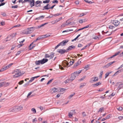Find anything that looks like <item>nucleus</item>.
I'll use <instances>...</instances> for the list:
<instances>
[{
  "mask_svg": "<svg viewBox=\"0 0 123 123\" xmlns=\"http://www.w3.org/2000/svg\"><path fill=\"white\" fill-rule=\"evenodd\" d=\"M12 74H14L13 76L14 78L18 77L21 75L20 71L18 69L15 70L13 72Z\"/></svg>",
  "mask_w": 123,
  "mask_h": 123,
  "instance_id": "f257e3e1",
  "label": "nucleus"
},
{
  "mask_svg": "<svg viewBox=\"0 0 123 123\" xmlns=\"http://www.w3.org/2000/svg\"><path fill=\"white\" fill-rule=\"evenodd\" d=\"M48 61V60L47 59L43 58L40 60H39L36 61L35 63L37 65H39L40 64H42L47 62Z\"/></svg>",
  "mask_w": 123,
  "mask_h": 123,
  "instance_id": "f03ea898",
  "label": "nucleus"
},
{
  "mask_svg": "<svg viewBox=\"0 0 123 123\" xmlns=\"http://www.w3.org/2000/svg\"><path fill=\"white\" fill-rule=\"evenodd\" d=\"M69 41L67 40H65L58 44L55 47V49H57L59 46H63L66 44Z\"/></svg>",
  "mask_w": 123,
  "mask_h": 123,
  "instance_id": "7ed1b4c3",
  "label": "nucleus"
},
{
  "mask_svg": "<svg viewBox=\"0 0 123 123\" xmlns=\"http://www.w3.org/2000/svg\"><path fill=\"white\" fill-rule=\"evenodd\" d=\"M35 27H31L29 28H28L27 30L25 31V33L26 34H28L29 33H31L34 31V29H35Z\"/></svg>",
  "mask_w": 123,
  "mask_h": 123,
  "instance_id": "20e7f679",
  "label": "nucleus"
},
{
  "mask_svg": "<svg viewBox=\"0 0 123 123\" xmlns=\"http://www.w3.org/2000/svg\"><path fill=\"white\" fill-rule=\"evenodd\" d=\"M57 52L59 53L62 54H64L65 53H67L68 52L67 50H65L64 49H58L57 50Z\"/></svg>",
  "mask_w": 123,
  "mask_h": 123,
  "instance_id": "39448f33",
  "label": "nucleus"
},
{
  "mask_svg": "<svg viewBox=\"0 0 123 123\" xmlns=\"http://www.w3.org/2000/svg\"><path fill=\"white\" fill-rule=\"evenodd\" d=\"M111 22L116 27L120 23L119 21L116 20H112Z\"/></svg>",
  "mask_w": 123,
  "mask_h": 123,
  "instance_id": "423d86ee",
  "label": "nucleus"
},
{
  "mask_svg": "<svg viewBox=\"0 0 123 123\" xmlns=\"http://www.w3.org/2000/svg\"><path fill=\"white\" fill-rule=\"evenodd\" d=\"M15 110L16 111H20L23 109V107L21 105H20L18 106L15 107Z\"/></svg>",
  "mask_w": 123,
  "mask_h": 123,
  "instance_id": "0eeeda50",
  "label": "nucleus"
},
{
  "mask_svg": "<svg viewBox=\"0 0 123 123\" xmlns=\"http://www.w3.org/2000/svg\"><path fill=\"white\" fill-rule=\"evenodd\" d=\"M75 110H72L68 113V116L70 118H71L72 117L73 114L75 113Z\"/></svg>",
  "mask_w": 123,
  "mask_h": 123,
  "instance_id": "6e6552de",
  "label": "nucleus"
},
{
  "mask_svg": "<svg viewBox=\"0 0 123 123\" xmlns=\"http://www.w3.org/2000/svg\"><path fill=\"white\" fill-rule=\"evenodd\" d=\"M115 62V61H114L112 62H110L105 66H103V68H108L109 66H110L111 64Z\"/></svg>",
  "mask_w": 123,
  "mask_h": 123,
  "instance_id": "1a4fd4ad",
  "label": "nucleus"
},
{
  "mask_svg": "<svg viewBox=\"0 0 123 123\" xmlns=\"http://www.w3.org/2000/svg\"><path fill=\"white\" fill-rule=\"evenodd\" d=\"M59 90L57 88H54L51 89L50 90V92L51 93H54L57 92Z\"/></svg>",
  "mask_w": 123,
  "mask_h": 123,
  "instance_id": "9d476101",
  "label": "nucleus"
},
{
  "mask_svg": "<svg viewBox=\"0 0 123 123\" xmlns=\"http://www.w3.org/2000/svg\"><path fill=\"white\" fill-rule=\"evenodd\" d=\"M16 34V33H13L12 34L10 35H8L7 37L6 38L8 39L9 37H11V38H13L14 37H15V36Z\"/></svg>",
  "mask_w": 123,
  "mask_h": 123,
  "instance_id": "9b49d317",
  "label": "nucleus"
},
{
  "mask_svg": "<svg viewBox=\"0 0 123 123\" xmlns=\"http://www.w3.org/2000/svg\"><path fill=\"white\" fill-rule=\"evenodd\" d=\"M75 76H74V74L73 73L71 75V76L70 78H69L70 80L71 81H72L75 78Z\"/></svg>",
  "mask_w": 123,
  "mask_h": 123,
  "instance_id": "f8f14e48",
  "label": "nucleus"
},
{
  "mask_svg": "<svg viewBox=\"0 0 123 123\" xmlns=\"http://www.w3.org/2000/svg\"><path fill=\"white\" fill-rule=\"evenodd\" d=\"M81 71H77L74 72L73 74L75 77L78 75L81 72Z\"/></svg>",
  "mask_w": 123,
  "mask_h": 123,
  "instance_id": "ddd939ff",
  "label": "nucleus"
},
{
  "mask_svg": "<svg viewBox=\"0 0 123 123\" xmlns=\"http://www.w3.org/2000/svg\"><path fill=\"white\" fill-rule=\"evenodd\" d=\"M30 3V4L31 7H32L35 5V1L34 0H31V1L29 2Z\"/></svg>",
  "mask_w": 123,
  "mask_h": 123,
  "instance_id": "4468645a",
  "label": "nucleus"
},
{
  "mask_svg": "<svg viewBox=\"0 0 123 123\" xmlns=\"http://www.w3.org/2000/svg\"><path fill=\"white\" fill-rule=\"evenodd\" d=\"M75 48V46L72 45L69 46L67 49V50L68 51V50H71L72 49H74Z\"/></svg>",
  "mask_w": 123,
  "mask_h": 123,
  "instance_id": "2eb2a0df",
  "label": "nucleus"
},
{
  "mask_svg": "<svg viewBox=\"0 0 123 123\" xmlns=\"http://www.w3.org/2000/svg\"><path fill=\"white\" fill-rule=\"evenodd\" d=\"M81 63V61L79 60L74 65V68H76L77 66L79 65Z\"/></svg>",
  "mask_w": 123,
  "mask_h": 123,
  "instance_id": "dca6fc26",
  "label": "nucleus"
},
{
  "mask_svg": "<svg viewBox=\"0 0 123 123\" xmlns=\"http://www.w3.org/2000/svg\"><path fill=\"white\" fill-rule=\"evenodd\" d=\"M15 107L12 108L10 109L9 110V112H13L16 111L15 110Z\"/></svg>",
  "mask_w": 123,
  "mask_h": 123,
  "instance_id": "f3484780",
  "label": "nucleus"
},
{
  "mask_svg": "<svg viewBox=\"0 0 123 123\" xmlns=\"http://www.w3.org/2000/svg\"><path fill=\"white\" fill-rule=\"evenodd\" d=\"M87 19H82L80 20L79 21V22L80 23H82L83 22H87Z\"/></svg>",
  "mask_w": 123,
  "mask_h": 123,
  "instance_id": "a211bd4d",
  "label": "nucleus"
},
{
  "mask_svg": "<svg viewBox=\"0 0 123 123\" xmlns=\"http://www.w3.org/2000/svg\"><path fill=\"white\" fill-rule=\"evenodd\" d=\"M9 68V67L8 66H7L5 67L4 68H2L1 69L0 71H2L8 68Z\"/></svg>",
  "mask_w": 123,
  "mask_h": 123,
  "instance_id": "6ab92c4d",
  "label": "nucleus"
},
{
  "mask_svg": "<svg viewBox=\"0 0 123 123\" xmlns=\"http://www.w3.org/2000/svg\"><path fill=\"white\" fill-rule=\"evenodd\" d=\"M47 24H48V23H45L44 24H42L41 25H40L39 26H37V27L36 28H40L41 27H43V26H44V25H46Z\"/></svg>",
  "mask_w": 123,
  "mask_h": 123,
  "instance_id": "aec40b11",
  "label": "nucleus"
},
{
  "mask_svg": "<svg viewBox=\"0 0 123 123\" xmlns=\"http://www.w3.org/2000/svg\"><path fill=\"white\" fill-rule=\"evenodd\" d=\"M3 83H4L3 84L4 86H9L10 84V83L9 82H3Z\"/></svg>",
  "mask_w": 123,
  "mask_h": 123,
  "instance_id": "412c9836",
  "label": "nucleus"
},
{
  "mask_svg": "<svg viewBox=\"0 0 123 123\" xmlns=\"http://www.w3.org/2000/svg\"><path fill=\"white\" fill-rule=\"evenodd\" d=\"M87 13V12H85L84 13H82L80 14L79 17H81L84 16Z\"/></svg>",
  "mask_w": 123,
  "mask_h": 123,
  "instance_id": "4be33fe9",
  "label": "nucleus"
},
{
  "mask_svg": "<svg viewBox=\"0 0 123 123\" xmlns=\"http://www.w3.org/2000/svg\"><path fill=\"white\" fill-rule=\"evenodd\" d=\"M44 16H40L38 18H37L36 19V20H39L40 19H42V18H44Z\"/></svg>",
  "mask_w": 123,
  "mask_h": 123,
  "instance_id": "5701e85b",
  "label": "nucleus"
},
{
  "mask_svg": "<svg viewBox=\"0 0 123 123\" xmlns=\"http://www.w3.org/2000/svg\"><path fill=\"white\" fill-rule=\"evenodd\" d=\"M54 53L52 52L51 54L49 55L50 59H52L54 56Z\"/></svg>",
  "mask_w": 123,
  "mask_h": 123,
  "instance_id": "b1692460",
  "label": "nucleus"
},
{
  "mask_svg": "<svg viewBox=\"0 0 123 123\" xmlns=\"http://www.w3.org/2000/svg\"><path fill=\"white\" fill-rule=\"evenodd\" d=\"M86 85V83H82L80 84V88H81L83 87L84 86H85Z\"/></svg>",
  "mask_w": 123,
  "mask_h": 123,
  "instance_id": "393cba45",
  "label": "nucleus"
},
{
  "mask_svg": "<svg viewBox=\"0 0 123 123\" xmlns=\"http://www.w3.org/2000/svg\"><path fill=\"white\" fill-rule=\"evenodd\" d=\"M123 87V84H120L118 87V88L119 89V90L121 88H122Z\"/></svg>",
  "mask_w": 123,
  "mask_h": 123,
  "instance_id": "a878e982",
  "label": "nucleus"
},
{
  "mask_svg": "<svg viewBox=\"0 0 123 123\" xmlns=\"http://www.w3.org/2000/svg\"><path fill=\"white\" fill-rule=\"evenodd\" d=\"M104 108L103 107H101V108H100L98 112H102V111H104Z\"/></svg>",
  "mask_w": 123,
  "mask_h": 123,
  "instance_id": "bb28decb",
  "label": "nucleus"
},
{
  "mask_svg": "<svg viewBox=\"0 0 123 123\" xmlns=\"http://www.w3.org/2000/svg\"><path fill=\"white\" fill-rule=\"evenodd\" d=\"M43 10H48L49 9V7H47L46 5L45 6H44L43 7Z\"/></svg>",
  "mask_w": 123,
  "mask_h": 123,
  "instance_id": "cd10ccee",
  "label": "nucleus"
},
{
  "mask_svg": "<svg viewBox=\"0 0 123 123\" xmlns=\"http://www.w3.org/2000/svg\"><path fill=\"white\" fill-rule=\"evenodd\" d=\"M70 80V79H67V80H66L64 82L66 84H67L68 83H70V82H71Z\"/></svg>",
  "mask_w": 123,
  "mask_h": 123,
  "instance_id": "c85d7f7f",
  "label": "nucleus"
},
{
  "mask_svg": "<svg viewBox=\"0 0 123 123\" xmlns=\"http://www.w3.org/2000/svg\"><path fill=\"white\" fill-rule=\"evenodd\" d=\"M111 73V72H109L107 73L105 75V78H106Z\"/></svg>",
  "mask_w": 123,
  "mask_h": 123,
  "instance_id": "c756f323",
  "label": "nucleus"
},
{
  "mask_svg": "<svg viewBox=\"0 0 123 123\" xmlns=\"http://www.w3.org/2000/svg\"><path fill=\"white\" fill-rule=\"evenodd\" d=\"M89 66V65H86L84 67V69H86V70H87L88 69V67Z\"/></svg>",
  "mask_w": 123,
  "mask_h": 123,
  "instance_id": "7c9ffc66",
  "label": "nucleus"
},
{
  "mask_svg": "<svg viewBox=\"0 0 123 123\" xmlns=\"http://www.w3.org/2000/svg\"><path fill=\"white\" fill-rule=\"evenodd\" d=\"M92 26L91 25V24H89L86 26L84 27V28L85 29L87 28H91Z\"/></svg>",
  "mask_w": 123,
  "mask_h": 123,
  "instance_id": "2f4dec72",
  "label": "nucleus"
},
{
  "mask_svg": "<svg viewBox=\"0 0 123 123\" xmlns=\"http://www.w3.org/2000/svg\"><path fill=\"white\" fill-rule=\"evenodd\" d=\"M58 22L57 19L54 20V21H53L52 22V23H52V24H54L55 23H57V22Z\"/></svg>",
  "mask_w": 123,
  "mask_h": 123,
  "instance_id": "473e14b6",
  "label": "nucleus"
},
{
  "mask_svg": "<svg viewBox=\"0 0 123 123\" xmlns=\"http://www.w3.org/2000/svg\"><path fill=\"white\" fill-rule=\"evenodd\" d=\"M100 84H101V83L100 82H98V83H97L96 84H94L93 85L94 86H98Z\"/></svg>",
  "mask_w": 123,
  "mask_h": 123,
  "instance_id": "72a5a7b5",
  "label": "nucleus"
},
{
  "mask_svg": "<svg viewBox=\"0 0 123 123\" xmlns=\"http://www.w3.org/2000/svg\"><path fill=\"white\" fill-rule=\"evenodd\" d=\"M50 1L49 0H46L43 1V3H49Z\"/></svg>",
  "mask_w": 123,
  "mask_h": 123,
  "instance_id": "f704fd0d",
  "label": "nucleus"
},
{
  "mask_svg": "<svg viewBox=\"0 0 123 123\" xmlns=\"http://www.w3.org/2000/svg\"><path fill=\"white\" fill-rule=\"evenodd\" d=\"M34 113H35L36 112V109L34 108H32L31 110Z\"/></svg>",
  "mask_w": 123,
  "mask_h": 123,
  "instance_id": "c9c22d12",
  "label": "nucleus"
},
{
  "mask_svg": "<svg viewBox=\"0 0 123 123\" xmlns=\"http://www.w3.org/2000/svg\"><path fill=\"white\" fill-rule=\"evenodd\" d=\"M32 92H29L27 96V97L28 98H30V97H29V96L30 95H31V94L32 93Z\"/></svg>",
  "mask_w": 123,
  "mask_h": 123,
  "instance_id": "e433bc0d",
  "label": "nucleus"
},
{
  "mask_svg": "<svg viewBox=\"0 0 123 123\" xmlns=\"http://www.w3.org/2000/svg\"><path fill=\"white\" fill-rule=\"evenodd\" d=\"M31 1V0H24L22 2V3H25L26 2H29Z\"/></svg>",
  "mask_w": 123,
  "mask_h": 123,
  "instance_id": "4c0bfd02",
  "label": "nucleus"
},
{
  "mask_svg": "<svg viewBox=\"0 0 123 123\" xmlns=\"http://www.w3.org/2000/svg\"><path fill=\"white\" fill-rule=\"evenodd\" d=\"M34 78L33 77H32L31 78V79L29 80V81L28 82V83H29L30 82H32L33 80H34Z\"/></svg>",
  "mask_w": 123,
  "mask_h": 123,
  "instance_id": "58836bf2",
  "label": "nucleus"
},
{
  "mask_svg": "<svg viewBox=\"0 0 123 123\" xmlns=\"http://www.w3.org/2000/svg\"><path fill=\"white\" fill-rule=\"evenodd\" d=\"M98 80V78L96 77H95L94 78V79L92 80L93 82H95L97 81Z\"/></svg>",
  "mask_w": 123,
  "mask_h": 123,
  "instance_id": "ea45409f",
  "label": "nucleus"
},
{
  "mask_svg": "<svg viewBox=\"0 0 123 123\" xmlns=\"http://www.w3.org/2000/svg\"><path fill=\"white\" fill-rule=\"evenodd\" d=\"M53 80V79H52L48 81V83H47V85L51 83L52 80Z\"/></svg>",
  "mask_w": 123,
  "mask_h": 123,
  "instance_id": "a19ab883",
  "label": "nucleus"
},
{
  "mask_svg": "<svg viewBox=\"0 0 123 123\" xmlns=\"http://www.w3.org/2000/svg\"><path fill=\"white\" fill-rule=\"evenodd\" d=\"M86 2L88 3H92V2L91 1H89L88 0H84Z\"/></svg>",
  "mask_w": 123,
  "mask_h": 123,
  "instance_id": "79ce46f5",
  "label": "nucleus"
},
{
  "mask_svg": "<svg viewBox=\"0 0 123 123\" xmlns=\"http://www.w3.org/2000/svg\"><path fill=\"white\" fill-rule=\"evenodd\" d=\"M4 83H3V82L0 83V87L4 86L3 85Z\"/></svg>",
  "mask_w": 123,
  "mask_h": 123,
  "instance_id": "37998d69",
  "label": "nucleus"
},
{
  "mask_svg": "<svg viewBox=\"0 0 123 123\" xmlns=\"http://www.w3.org/2000/svg\"><path fill=\"white\" fill-rule=\"evenodd\" d=\"M86 77V76H83L79 80L80 81H81L82 80H84L85 78Z\"/></svg>",
  "mask_w": 123,
  "mask_h": 123,
  "instance_id": "c03bdc74",
  "label": "nucleus"
},
{
  "mask_svg": "<svg viewBox=\"0 0 123 123\" xmlns=\"http://www.w3.org/2000/svg\"><path fill=\"white\" fill-rule=\"evenodd\" d=\"M45 58L49 57V55L48 54H46L45 55Z\"/></svg>",
  "mask_w": 123,
  "mask_h": 123,
  "instance_id": "a18cd8bd",
  "label": "nucleus"
},
{
  "mask_svg": "<svg viewBox=\"0 0 123 123\" xmlns=\"http://www.w3.org/2000/svg\"><path fill=\"white\" fill-rule=\"evenodd\" d=\"M70 23H66V24H63L61 25L62 26H63V27L65 26L66 25H68Z\"/></svg>",
  "mask_w": 123,
  "mask_h": 123,
  "instance_id": "49530a36",
  "label": "nucleus"
},
{
  "mask_svg": "<svg viewBox=\"0 0 123 123\" xmlns=\"http://www.w3.org/2000/svg\"><path fill=\"white\" fill-rule=\"evenodd\" d=\"M24 81L23 80H22L19 82L18 83L19 85H21L23 84L24 83Z\"/></svg>",
  "mask_w": 123,
  "mask_h": 123,
  "instance_id": "de8ad7c7",
  "label": "nucleus"
},
{
  "mask_svg": "<svg viewBox=\"0 0 123 123\" xmlns=\"http://www.w3.org/2000/svg\"><path fill=\"white\" fill-rule=\"evenodd\" d=\"M111 116V115L110 114L108 115V116L106 117V119H107L110 118Z\"/></svg>",
  "mask_w": 123,
  "mask_h": 123,
  "instance_id": "09e8293b",
  "label": "nucleus"
},
{
  "mask_svg": "<svg viewBox=\"0 0 123 123\" xmlns=\"http://www.w3.org/2000/svg\"><path fill=\"white\" fill-rule=\"evenodd\" d=\"M64 62L66 64V65L68 66V65L69 63L67 62V61L66 60H64Z\"/></svg>",
  "mask_w": 123,
  "mask_h": 123,
  "instance_id": "8fccbe9b",
  "label": "nucleus"
},
{
  "mask_svg": "<svg viewBox=\"0 0 123 123\" xmlns=\"http://www.w3.org/2000/svg\"><path fill=\"white\" fill-rule=\"evenodd\" d=\"M123 71V69H122L120 70L117 71L116 72V73L118 74L119 73H120Z\"/></svg>",
  "mask_w": 123,
  "mask_h": 123,
  "instance_id": "3c124183",
  "label": "nucleus"
},
{
  "mask_svg": "<svg viewBox=\"0 0 123 123\" xmlns=\"http://www.w3.org/2000/svg\"><path fill=\"white\" fill-rule=\"evenodd\" d=\"M59 89H60V91L62 92L66 90V89L63 88H59Z\"/></svg>",
  "mask_w": 123,
  "mask_h": 123,
  "instance_id": "603ef678",
  "label": "nucleus"
},
{
  "mask_svg": "<svg viewBox=\"0 0 123 123\" xmlns=\"http://www.w3.org/2000/svg\"><path fill=\"white\" fill-rule=\"evenodd\" d=\"M18 5H16L14 6H12V8H17L18 7Z\"/></svg>",
  "mask_w": 123,
  "mask_h": 123,
  "instance_id": "864d4df0",
  "label": "nucleus"
},
{
  "mask_svg": "<svg viewBox=\"0 0 123 123\" xmlns=\"http://www.w3.org/2000/svg\"><path fill=\"white\" fill-rule=\"evenodd\" d=\"M44 35V38H46L48 37H49V36H50V35H49L48 34H46L45 35Z\"/></svg>",
  "mask_w": 123,
  "mask_h": 123,
  "instance_id": "5fc2aeb1",
  "label": "nucleus"
},
{
  "mask_svg": "<svg viewBox=\"0 0 123 123\" xmlns=\"http://www.w3.org/2000/svg\"><path fill=\"white\" fill-rule=\"evenodd\" d=\"M75 94V93H74L73 94H71L70 95L69 97V98H71Z\"/></svg>",
  "mask_w": 123,
  "mask_h": 123,
  "instance_id": "6e6d98bb",
  "label": "nucleus"
},
{
  "mask_svg": "<svg viewBox=\"0 0 123 123\" xmlns=\"http://www.w3.org/2000/svg\"><path fill=\"white\" fill-rule=\"evenodd\" d=\"M37 121V119L36 118H35L32 120V122L33 123H35V122Z\"/></svg>",
  "mask_w": 123,
  "mask_h": 123,
  "instance_id": "4d7b16f0",
  "label": "nucleus"
},
{
  "mask_svg": "<svg viewBox=\"0 0 123 123\" xmlns=\"http://www.w3.org/2000/svg\"><path fill=\"white\" fill-rule=\"evenodd\" d=\"M120 53V51H118L116 53H115V55H114L115 56H116L118 55Z\"/></svg>",
  "mask_w": 123,
  "mask_h": 123,
  "instance_id": "13d9d810",
  "label": "nucleus"
},
{
  "mask_svg": "<svg viewBox=\"0 0 123 123\" xmlns=\"http://www.w3.org/2000/svg\"><path fill=\"white\" fill-rule=\"evenodd\" d=\"M88 47V45H86L81 50L82 51L84 49H85L87 47Z\"/></svg>",
  "mask_w": 123,
  "mask_h": 123,
  "instance_id": "bf43d9fd",
  "label": "nucleus"
},
{
  "mask_svg": "<svg viewBox=\"0 0 123 123\" xmlns=\"http://www.w3.org/2000/svg\"><path fill=\"white\" fill-rule=\"evenodd\" d=\"M62 17H61L59 18H58L57 19V20L58 21V22L59 21L62 20Z\"/></svg>",
  "mask_w": 123,
  "mask_h": 123,
  "instance_id": "052dcab7",
  "label": "nucleus"
},
{
  "mask_svg": "<svg viewBox=\"0 0 123 123\" xmlns=\"http://www.w3.org/2000/svg\"><path fill=\"white\" fill-rule=\"evenodd\" d=\"M103 73V71H101L100 72V74L99 75V77H100L101 78L102 77V75Z\"/></svg>",
  "mask_w": 123,
  "mask_h": 123,
  "instance_id": "680f3d73",
  "label": "nucleus"
},
{
  "mask_svg": "<svg viewBox=\"0 0 123 123\" xmlns=\"http://www.w3.org/2000/svg\"><path fill=\"white\" fill-rule=\"evenodd\" d=\"M52 3H58V1L56 0H54L52 1Z\"/></svg>",
  "mask_w": 123,
  "mask_h": 123,
  "instance_id": "e2e57ef3",
  "label": "nucleus"
},
{
  "mask_svg": "<svg viewBox=\"0 0 123 123\" xmlns=\"http://www.w3.org/2000/svg\"><path fill=\"white\" fill-rule=\"evenodd\" d=\"M118 110L119 111H121L122 110V107H120L117 108Z\"/></svg>",
  "mask_w": 123,
  "mask_h": 123,
  "instance_id": "0e129e2a",
  "label": "nucleus"
},
{
  "mask_svg": "<svg viewBox=\"0 0 123 123\" xmlns=\"http://www.w3.org/2000/svg\"><path fill=\"white\" fill-rule=\"evenodd\" d=\"M74 61L73 60V62H72V61H71L69 62V63L70 64V65H72L73 64V63H74Z\"/></svg>",
  "mask_w": 123,
  "mask_h": 123,
  "instance_id": "69168bd1",
  "label": "nucleus"
},
{
  "mask_svg": "<svg viewBox=\"0 0 123 123\" xmlns=\"http://www.w3.org/2000/svg\"><path fill=\"white\" fill-rule=\"evenodd\" d=\"M114 27V26L112 25H110L109 27V28L110 29H112Z\"/></svg>",
  "mask_w": 123,
  "mask_h": 123,
  "instance_id": "338daca9",
  "label": "nucleus"
},
{
  "mask_svg": "<svg viewBox=\"0 0 123 123\" xmlns=\"http://www.w3.org/2000/svg\"><path fill=\"white\" fill-rule=\"evenodd\" d=\"M118 118L120 120H122V119H123V117L122 116H120V117H118Z\"/></svg>",
  "mask_w": 123,
  "mask_h": 123,
  "instance_id": "774afa93",
  "label": "nucleus"
}]
</instances>
